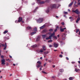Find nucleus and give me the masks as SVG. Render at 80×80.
Instances as JSON below:
<instances>
[{"label": "nucleus", "mask_w": 80, "mask_h": 80, "mask_svg": "<svg viewBox=\"0 0 80 80\" xmlns=\"http://www.w3.org/2000/svg\"><path fill=\"white\" fill-rule=\"evenodd\" d=\"M60 4H51V7L48 8V9L46 11V13H49L50 10H52V8H58L59 7H60Z\"/></svg>", "instance_id": "obj_1"}, {"label": "nucleus", "mask_w": 80, "mask_h": 80, "mask_svg": "<svg viewBox=\"0 0 80 80\" xmlns=\"http://www.w3.org/2000/svg\"><path fill=\"white\" fill-rule=\"evenodd\" d=\"M72 12H74V13H75L78 15H80V12L78 11V9H76L75 11L74 10H72Z\"/></svg>", "instance_id": "obj_2"}, {"label": "nucleus", "mask_w": 80, "mask_h": 80, "mask_svg": "<svg viewBox=\"0 0 80 80\" xmlns=\"http://www.w3.org/2000/svg\"><path fill=\"white\" fill-rule=\"evenodd\" d=\"M37 21L38 23H40L43 21V19L42 18H40L38 19L37 20Z\"/></svg>", "instance_id": "obj_3"}, {"label": "nucleus", "mask_w": 80, "mask_h": 80, "mask_svg": "<svg viewBox=\"0 0 80 80\" xmlns=\"http://www.w3.org/2000/svg\"><path fill=\"white\" fill-rule=\"evenodd\" d=\"M1 62H2V65H5V59H2L1 60Z\"/></svg>", "instance_id": "obj_4"}, {"label": "nucleus", "mask_w": 80, "mask_h": 80, "mask_svg": "<svg viewBox=\"0 0 80 80\" xmlns=\"http://www.w3.org/2000/svg\"><path fill=\"white\" fill-rule=\"evenodd\" d=\"M36 0L38 1V3H39V4H43V3H45V2H43V1H42L41 2L40 0Z\"/></svg>", "instance_id": "obj_5"}, {"label": "nucleus", "mask_w": 80, "mask_h": 80, "mask_svg": "<svg viewBox=\"0 0 80 80\" xmlns=\"http://www.w3.org/2000/svg\"><path fill=\"white\" fill-rule=\"evenodd\" d=\"M53 45L55 48H57L58 46V44L57 43H54L53 44Z\"/></svg>", "instance_id": "obj_6"}, {"label": "nucleus", "mask_w": 80, "mask_h": 80, "mask_svg": "<svg viewBox=\"0 0 80 80\" xmlns=\"http://www.w3.org/2000/svg\"><path fill=\"white\" fill-rule=\"evenodd\" d=\"M22 18L19 17L18 18V22H22Z\"/></svg>", "instance_id": "obj_7"}, {"label": "nucleus", "mask_w": 80, "mask_h": 80, "mask_svg": "<svg viewBox=\"0 0 80 80\" xmlns=\"http://www.w3.org/2000/svg\"><path fill=\"white\" fill-rule=\"evenodd\" d=\"M51 39H52L51 36H49V37L47 38H46V40H51Z\"/></svg>", "instance_id": "obj_8"}, {"label": "nucleus", "mask_w": 80, "mask_h": 80, "mask_svg": "<svg viewBox=\"0 0 80 80\" xmlns=\"http://www.w3.org/2000/svg\"><path fill=\"white\" fill-rule=\"evenodd\" d=\"M42 48L43 50H46V47L45 46L43 45Z\"/></svg>", "instance_id": "obj_9"}, {"label": "nucleus", "mask_w": 80, "mask_h": 80, "mask_svg": "<svg viewBox=\"0 0 80 80\" xmlns=\"http://www.w3.org/2000/svg\"><path fill=\"white\" fill-rule=\"evenodd\" d=\"M36 33V32H32V33H30V35H34V34H35Z\"/></svg>", "instance_id": "obj_10"}, {"label": "nucleus", "mask_w": 80, "mask_h": 80, "mask_svg": "<svg viewBox=\"0 0 80 80\" xmlns=\"http://www.w3.org/2000/svg\"><path fill=\"white\" fill-rule=\"evenodd\" d=\"M75 72H79V71H80V70L79 69H77V68H75Z\"/></svg>", "instance_id": "obj_11"}, {"label": "nucleus", "mask_w": 80, "mask_h": 80, "mask_svg": "<svg viewBox=\"0 0 80 80\" xmlns=\"http://www.w3.org/2000/svg\"><path fill=\"white\" fill-rule=\"evenodd\" d=\"M45 27V25L44 24L43 26H42L40 27V29H43V28H44V27Z\"/></svg>", "instance_id": "obj_12"}, {"label": "nucleus", "mask_w": 80, "mask_h": 80, "mask_svg": "<svg viewBox=\"0 0 80 80\" xmlns=\"http://www.w3.org/2000/svg\"><path fill=\"white\" fill-rule=\"evenodd\" d=\"M80 20V18H78L77 19V20L76 21V23H78V22H79V21Z\"/></svg>", "instance_id": "obj_13"}, {"label": "nucleus", "mask_w": 80, "mask_h": 80, "mask_svg": "<svg viewBox=\"0 0 80 80\" xmlns=\"http://www.w3.org/2000/svg\"><path fill=\"white\" fill-rule=\"evenodd\" d=\"M37 47V45L36 44L33 45L32 46V48H35V47Z\"/></svg>", "instance_id": "obj_14"}, {"label": "nucleus", "mask_w": 80, "mask_h": 80, "mask_svg": "<svg viewBox=\"0 0 80 80\" xmlns=\"http://www.w3.org/2000/svg\"><path fill=\"white\" fill-rule=\"evenodd\" d=\"M37 40H40V36H38L37 37Z\"/></svg>", "instance_id": "obj_15"}, {"label": "nucleus", "mask_w": 80, "mask_h": 80, "mask_svg": "<svg viewBox=\"0 0 80 80\" xmlns=\"http://www.w3.org/2000/svg\"><path fill=\"white\" fill-rule=\"evenodd\" d=\"M73 2H72L71 3H70L69 5H68V7H71L72 6V4H73Z\"/></svg>", "instance_id": "obj_16"}, {"label": "nucleus", "mask_w": 80, "mask_h": 80, "mask_svg": "<svg viewBox=\"0 0 80 80\" xmlns=\"http://www.w3.org/2000/svg\"><path fill=\"white\" fill-rule=\"evenodd\" d=\"M74 79V78H73V77H70L69 78V80H73V79Z\"/></svg>", "instance_id": "obj_17"}, {"label": "nucleus", "mask_w": 80, "mask_h": 80, "mask_svg": "<svg viewBox=\"0 0 80 80\" xmlns=\"http://www.w3.org/2000/svg\"><path fill=\"white\" fill-rule=\"evenodd\" d=\"M7 48V43H5V47L4 48L3 50H6V48Z\"/></svg>", "instance_id": "obj_18"}, {"label": "nucleus", "mask_w": 80, "mask_h": 80, "mask_svg": "<svg viewBox=\"0 0 80 80\" xmlns=\"http://www.w3.org/2000/svg\"><path fill=\"white\" fill-rule=\"evenodd\" d=\"M42 37L43 38H45V37H46V35H42Z\"/></svg>", "instance_id": "obj_19"}, {"label": "nucleus", "mask_w": 80, "mask_h": 80, "mask_svg": "<svg viewBox=\"0 0 80 80\" xmlns=\"http://www.w3.org/2000/svg\"><path fill=\"white\" fill-rule=\"evenodd\" d=\"M60 43L61 45H63V44H64V43H63V42L62 41H61L60 42Z\"/></svg>", "instance_id": "obj_20"}, {"label": "nucleus", "mask_w": 80, "mask_h": 80, "mask_svg": "<svg viewBox=\"0 0 80 80\" xmlns=\"http://www.w3.org/2000/svg\"><path fill=\"white\" fill-rule=\"evenodd\" d=\"M55 35V32H53V33H52L51 35L50 36H51V38L52 37V36H53Z\"/></svg>", "instance_id": "obj_21"}, {"label": "nucleus", "mask_w": 80, "mask_h": 80, "mask_svg": "<svg viewBox=\"0 0 80 80\" xmlns=\"http://www.w3.org/2000/svg\"><path fill=\"white\" fill-rule=\"evenodd\" d=\"M27 29L28 30H32V28L31 27H28L27 28Z\"/></svg>", "instance_id": "obj_22"}, {"label": "nucleus", "mask_w": 80, "mask_h": 80, "mask_svg": "<svg viewBox=\"0 0 80 80\" xmlns=\"http://www.w3.org/2000/svg\"><path fill=\"white\" fill-rule=\"evenodd\" d=\"M37 63L39 65H41V62H40V61H38L37 62Z\"/></svg>", "instance_id": "obj_23"}, {"label": "nucleus", "mask_w": 80, "mask_h": 80, "mask_svg": "<svg viewBox=\"0 0 80 80\" xmlns=\"http://www.w3.org/2000/svg\"><path fill=\"white\" fill-rule=\"evenodd\" d=\"M8 33V30H6L3 33L4 34H5L6 33Z\"/></svg>", "instance_id": "obj_24"}, {"label": "nucleus", "mask_w": 80, "mask_h": 80, "mask_svg": "<svg viewBox=\"0 0 80 80\" xmlns=\"http://www.w3.org/2000/svg\"><path fill=\"white\" fill-rule=\"evenodd\" d=\"M53 38L55 39V40H57V36H55L53 37Z\"/></svg>", "instance_id": "obj_25"}, {"label": "nucleus", "mask_w": 80, "mask_h": 80, "mask_svg": "<svg viewBox=\"0 0 80 80\" xmlns=\"http://www.w3.org/2000/svg\"><path fill=\"white\" fill-rule=\"evenodd\" d=\"M4 38L5 40H8L9 39V38H7L6 37H4Z\"/></svg>", "instance_id": "obj_26"}, {"label": "nucleus", "mask_w": 80, "mask_h": 80, "mask_svg": "<svg viewBox=\"0 0 80 80\" xmlns=\"http://www.w3.org/2000/svg\"><path fill=\"white\" fill-rule=\"evenodd\" d=\"M59 71L60 72H63V69H61L59 70Z\"/></svg>", "instance_id": "obj_27"}, {"label": "nucleus", "mask_w": 80, "mask_h": 80, "mask_svg": "<svg viewBox=\"0 0 80 80\" xmlns=\"http://www.w3.org/2000/svg\"><path fill=\"white\" fill-rule=\"evenodd\" d=\"M34 31H36V32L37 31V28H34Z\"/></svg>", "instance_id": "obj_28"}, {"label": "nucleus", "mask_w": 80, "mask_h": 80, "mask_svg": "<svg viewBox=\"0 0 80 80\" xmlns=\"http://www.w3.org/2000/svg\"><path fill=\"white\" fill-rule=\"evenodd\" d=\"M48 51H46L45 52H44V53L45 54H48Z\"/></svg>", "instance_id": "obj_29"}, {"label": "nucleus", "mask_w": 80, "mask_h": 80, "mask_svg": "<svg viewBox=\"0 0 80 80\" xmlns=\"http://www.w3.org/2000/svg\"><path fill=\"white\" fill-rule=\"evenodd\" d=\"M64 30L63 28H61L60 29V31L61 32H64Z\"/></svg>", "instance_id": "obj_30"}, {"label": "nucleus", "mask_w": 80, "mask_h": 80, "mask_svg": "<svg viewBox=\"0 0 80 80\" xmlns=\"http://www.w3.org/2000/svg\"><path fill=\"white\" fill-rule=\"evenodd\" d=\"M40 64H37V68H40Z\"/></svg>", "instance_id": "obj_31"}, {"label": "nucleus", "mask_w": 80, "mask_h": 80, "mask_svg": "<svg viewBox=\"0 0 80 80\" xmlns=\"http://www.w3.org/2000/svg\"><path fill=\"white\" fill-rule=\"evenodd\" d=\"M79 32V29H76V33H78Z\"/></svg>", "instance_id": "obj_32"}, {"label": "nucleus", "mask_w": 80, "mask_h": 80, "mask_svg": "<svg viewBox=\"0 0 80 80\" xmlns=\"http://www.w3.org/2000/svg\"><path fill=\"white\" fill-rule=\"evenodd\" d=\"M42 73H44V74H47V72H44V71H42Z\"/></svg>", "instance_id": "obj_33"}, {"label": "nucleus", "mask_w": 80, "mask_h": 80, "mask_svg": "<svg viewBox=\"0 0 80 80\" xmlns=\"http://www.w3.org/2000/svg\"><path fill=\"white\" fill-rule=\"evenodd\" d=\"M43 49H41V50H40V52L41 53H42L43 52Z\"/></svg>", "instance_id": "obj_34"}, {"label": "nucleus", "mask_w": 80, "mask_h": 80, "mask_svg": "<svg viewBox=\"0 0 80 80\" xmlns=\"http://www.w3.org/2000/svg\"><path fill=\"white\" fill-rule=\"evenodd\" d=\"M52 40H49L48 41V43H51V42H52Z\"/></svg>", "instance_id": "obj_35"}, {"label": "nucleus", "mask_w": 80, "mask_h": 80, "mask_svg": "<svg viewBox=\"0 0 80 80\" xmlns=\"http://www.w3.org/2000/svg\"><path fill=\"white\" fill-rule=\"evenodd\" d=\"M49 32H52L53 31V29H51L49 30Z\"/></svg>", "instance_id": "obj_36"}, {"label": "nucleus", "mask_w": 80, "mask_h": 80, "mask_svg": "<svg viewBox=\"0 0 80 80\" xmlns=\"http://www.w3.org/2000/svg\"><path fill=\"white\" fill-rule=\"evenodd\" d=\"M49 48H52V45H49Z\"/></svg>", "instance_id": "obj_37"}, {"label": "nucleus", "mask_w": 80, "mask_h": 80, "mask_svg": "<svg viewBox=\"0 0 80 80\" xmlns=\"http://www.w3.org/2000/svg\"><path fill=\"white\" fill-rule=\"evenodd\" d=\"M59 57H61V58H62V57H63V55H62L60 54L59 55Z\"/></svg>", "instance_id": "obj_38"}, {"label": "nucleus", "mask_w": 80, "mask_h": 80, "mask_svg": "<svg viewBox=\"0 0 80 80\" xmlns=\"http://www.w3.org/2000/svg\"><path fill=\"white\" fill-rule=\"evenodd\" d=\"M1 45L2 46V47H5V45L4 44H1Z\"/></svg>", "instance_id": "obj_39"}, {"label": "nucleus", "mask_w": 80, "mask_h": 80, "mask_svg": "<svg viewBox=\"0 0 80 80\" xmlns=\"http://www.w3.org/2000/svg\"><path fill=\"white\" fill-rule=\"evenodd\" d=\"M1 58H3V57H4L3 56L1 55Z\"/></svg>", "instance_id": "obj_40"}, {"label": "nucleus", "mask_w": 80, "mask_h": 80, "mask_svg": "<svg viewBox=\"0 0 80 80\" xmlns=\"http://www.w3.org/2000/svg\"><path fill=\"white\" fill-rule=\"evenodd\" d=\"M62 25H65V23H64L63 22H62Z\"/></svg>", "instance_id": "obj_41"}, {"label": "nucleus", "mask_w": 80, "mask_h": 80, "mask_svg": "<svg viewBox=\"0 0 80 80\" xmlns=\"http://www.w3.org/2000/svg\"><path fill=\"white\" fill-rule=\"evenodd\" d=\"M64 14H67V13H68V12H64Z\"/></svg>", "instance_id": "obj_42"}, {"label": "nucleus", "mask_w": 80, "mask_h": 80, "mask_svg": "<svg viewBox=\"0 0 80 80\" xmlns=\"http://www.w3.org/2000/svg\"><path fill=\"white\" fill-rule=\"evenodd\" d=\"M57 29H55L54 30V32H57Z\"/></svg>", "instance_id": "obj_43"}, {"label": "nucleus", "mask_w": 80, "mask_h": 80, "mask_svg": "<svg viewBox=\"0 0 80 80\" xmlns=\"http://www.w3.org/2000/svg\"><path fill=\"white\" fill-rule=\"evenodd\" d=\"M66 58L67 60H69V58H68L67 57Z\"/></svg>", "instance_id": "obj_44"}, {"label": "nucleus", "mask_w": 80, "mask_h": 80, "mask_svg": "<svg viewBox=\"0 0 80 80\" xmlns=\"http://www.w3.org/2000/svg\"><path fill=\"white\" fill-rule=\"evenodd\" d=\"M47 65V63H45V64H44V67H45V65Z\"/></svg>", "instance_id": "obj_45"}, {"label": "nucleus", "mask_w": 80, "mask_h": 80, "mask_svg": "<svg viewBox=\"0 0 80 80\" xmlns=\"http://www.w3.org/2000/svg\"><path fill=\"white\" fill-rule=\"evenodd\" d=\"M42 70V68H39V70L40 71H41V70Z\"/></svg>", "instance_id": "obj_46"}, {"label": "nucleus", "mask_w": 80, "mask_h": 80, "mask_svg": "<svg viewBox=\"0 0 80 80\" xmlns=\"http://www.w3.org/2000/svg\"><path fill=\"white\" fill-rule=\"evenodd\" d=\"M49 1H50V0H46V2H49Z\"/></svg>", "instance_id": "obj_47"}, {"label": "nucleus", "mask_w": 80, "mask_h": 80, "mask_svg": "<svg viewBox=\"0 0 80 80\" xmlns=\"http://www.w3.org/2000/svg\"><path fill=\"white\" fill-rule=\"evenodd\" d=\"M40 60H42V59H43V58H42V57H41L40 58Z\"/></svg>", "instance_id": "obj_48"}, {"label": "nucleus", "mask_w": 80, "mask_h": 80, "mask_svg": "<svg viewBox=\"0 0 80 80\" xmlns=\"http://www.w3.org/2000/svg\"><path fill=\"white\" fill-rule=\"evenodd\" d=\"M9 57L11 58H12V57L11 56H10V55H9Z\"/></svg>", "instance_id": "obj_49"}, {"label": "nucleus", "mask_w": 80, "mask_h": 80, "mask_svg": "<svg viewBox=\"0 0 80 80\" xmlns=\"http://www.w3.org/2000/svg\"><path fill=\"white\" fill-rule=\"evenodd\" d=\"M72 21H73V19H71V20H70V22H72Z\"/></svg>", "instance_id": "obj_50"}, {"label": "nucleus", "mask_w": 80, "mask_h": 80, "mask_svg": "<svg viewBox=\"0 0 80 80\" xmlns=\"http://www.w3.org/2000/svg\"><path fill=\"white\" fill-rule=\"evenodd\" d=\"M72 63L74 64L75 63V62H72Z\"/></svg>", "instance_id": "obj_51"}, {"label": "nucleus", "mask_w": 80, "mask_h": 80, "mask_svg": "<svg viewBox=\"0 0 80 80\" xmlns=\"http://www.w3.org/2000/svg\"><path fill=\"white\" fill-rule=\"evenodd\" d=\"M48 61L49 62L51 63V61L50 60H48Z\"/></svg>", "instance_id": "obj_52"}, {"label": "nucleus", "mask_w": 80, "mask_h": 80, "mask_svg": "<svg viewBox=\"0 0 80 80\" xmlns=\"http://www.w3.org/2000/svg\"><path fill=\"white\" fill-rule=\"evenodd\" d=\"M58 50H54V52H56V51H58Z\"/></svg>", "instance_id": "obj_53"}, {"label": "nucleus", "mask_w": 80, "mask_h": 80, "mask_svg": "<svg viewBox=\"0 0 80 80\" xmlns=\"http://www.w3.org/2000/svg\"><path fill=\"white\" fill-rule=\"evenodd\" d=\"M55 66L54 65V66H53V68H55Z\"/></svg>", "instance_id": "obj_54"}, {"label": "nucleus", "mask_w": 80, "mask_h": 80, "mask_svg": "<svg viewBox=\"0 0 80 80\" xmlns=\"http://www.w3.org/2000/svg\"><path fill=\"white\" fill-rule=\"evenodd\" d=\"M63 29V30H66V28H64Z\"/></svg>", "instance_id": "obj_55"}, {"label": "nucleus", "mask_w": 80, "mask_h": 80, "mask_svg": "<svg viewBox=\"0 0 80 80\" xmlns=\"http://www.w3.org/2000/svg\"><path fill=\"white\" fill-rule=\"evenodd\" d=\"M78 18H80V15H78Z\"/></svg>", "instance_id": "obj_56"}, {"label": "nucleus", "mask_w": 80, "mask_h": 80, "mask_svg": "<svg viewBox=\"0 0 80 80\" xmlns=\"http://www.w3.org/2000/svg\"><path fill=\"white\" fill-rule=\"evenodd\" d=\"M72 18V17H70L69 18V19H71Z\"/></svg>", "instance_id": "obj_57"}, {"label": "nucleus", "mask_w": 80, "mask_h": 80, "mask_svg": "<svg viewBox=\"0 0 80 80\" xmlns=\"http://www.w3.org/2000/svg\"><path fill=\"white\" fill-rule=\"evenodd\" d=\"M59 35H58V38H59Z\"/></svg>", "instance_id": "obj_58"}, {"label": "nucleus", "mask_w": 80, "mask_h": 80, "mask_svg": "<svg viewBox=\"0 0 80 80\" xmlns=\"http://www.w3.org/2000/svg\"><path fill=\"white\" fill-rule=\"evenodd\" d=\"M59 76H60V73L58 74V77Z\"/></svg>", "instance_id": "obj_59"}, {"label": "nucleus", "mask_w": 80, "mask_h": 80, "mask_svg": "<svg viewBox=\"0 0 80 80\" xmlns=\"http://www.w3.org/2000/svg\"><path fill=\"white\" fill-rule=\"evenodd\" d=\"M15 22H18V20H16V21H15Z\"/></svg>", "instance_id": "obj_60"}, {"label": "nucleus", "mask_w": 80, "mask_h": 80, "mask_svg": "<svg viewBox=\"0 0 80 80\" xmlns=\"http://www.w3.org/2000/svg\"><path fill=\"white\" fill-rule=\"evenodd\" d=\"M2 78V76H1L0 77V78Z\"/></svg>", "instance_id": "obj_61"}, {"label": "nucleus", "mask_w": 80, "mask_h": 80, "mask_svg": "<svg viewBox=\"0 0 80 80\" xmlns=\"http://www.w3.org/2000/svg\"><path fill=\"white\" fill-rule=\"evenodd\" d=\"M79 34L80 35V31H79Z\"/></svg>", "instance_id": "obj_62"}, {"label": "nucleus", "mask_w": 80, "mask_h": 80, "mask_svg": "<svg viewBox=\"0 0 80 80\" xmlns=\"http://www.w3.org/2000/svg\"><path fill=\"white\" fill-rule=\"evenodd\" d=\"M78 62L79 63V64L80 63V61H78Z\"/></svg>", "instance_id": "obj_63"}, {"label": "nucleus", "mask_w": 80, "mask_h": 80, "mask_svg": "<svg viewBox=\"0 0 80 80\" xmlns=\"http://www.w3.org/2000/svg\"><path fill=\"white\" fill-rule=\"evenodd\" d=\"M78 66H79V68H80V65H78Z\"/></svg>", "instance_id": "obj_64"}]
</instances>
